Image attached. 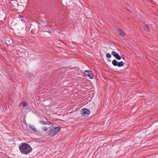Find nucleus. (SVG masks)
<instances>
[{
  "mask_svg": "<svg viewBox=\"0 0 158 158\" xmlns=\"http://www.w3.org/2000/svg\"><path fill=\"white\" fill-rule=\"evenodd\" d=\"M21 144V146L19 147V149L22 154L27 155L32 151L31 147L28 144L23 143Z\"/></svg>",
  "mask_w": 158,
  "mask_h": 158,
  "instance_id": "f257e3e1",
  "label": "nucleus"
},
{
  "mask_svg": "<svg viewBox=\"0 0 158 158\" xmlns=\"http://www.w3.org/2000/svg\"><path fill=\"white\" fill-rule=\"evenodd\" d=\"M60 130V128L59 127H53L50 130L49 133V135L50 136H54L56 134L58 133Z\"/></svg>",
  "mask_w": 158,
  "mask_h": 158,
  "instance_id": "f03ea898",
  "label": "nucleus"
},
{
  "mask_svg": "<svg viewBox=\"0 0 158 158\" xmlns=\"http://www.w3.org/2000/svg\"><path fill=\"white\" fill-rule=\"evenodd\" d=\"M113 65L114 66H117L118 67L123 66L124 65V63L122 61L118 62L116 60H114L112 61Z\"/></svg>",
  "mask_w": 158,
  "mask_h": 158,
  "instance_id": "7ed1b4c3",
  "label": "nucleus"
},
{
  "mask_svg": "<svg viewBox=\"0 0 158 158\" xmlns=\"http://www.w3.org/2000/svg\"><path fill=\"white\" fill-rule=\"evenodd\" d=\"M81 114L84 116H87L90 114L89 110L86 108H83L81 110Z\"/></svg>",
  "mask_w": 158,
  "mask_h": 158,
  "instance_id": "20e7f679",
  "label": "nucleus"
},
{
  "mask_svg": "<svg viewBox=\"0 0 158 158\" xmlns=\"http://www.w3.org/2000/svg\"><path fill=\"white\" fill-rule=\"evenodd\" d=\"M84 74L85 76L89 77L90 79H93L94 78L93 74L90 70H85L84 72Z\"/></svg>",
  "mask_w": 158,
  "mask_h": 158,
  "instance_id": "39448f33",
  "label": "nucleus"
},
{
  "mask_svg": "<svg viewBox=\"0 0 158 158\" xmlns=\"http://www.w3.org/2000/svg\"><path fill=\"white\" fill-rule=\"evenodd\" d=\"M111 54L117 60H119L121 59V56L119 55L116 52L114 51H112L111 52Z\"/></svg>",
  "mask_w": 158,
  "mask_h": 158,
  "instance_id": "423d86ee",
  "label": "nucleus"
},
{
  "mask_svg": "<svg viewBox=\"0 0 158 158\" xmlns=\"http://www.w3.org/2000/svg\"><path fill=\"white\" fill-rule=\"evenodd\" d=\"M118 31L119 33L118 35L119 36L124 38L126 37V35L122 30L120 29H118Z\"/></svg>",
  "mask_w": 158,
  "mask_h": 158,
  "instance_id": "0eeeda50",
  "label": "nucleus"
},
{
  "mask_svg": "<svg viewBox=\"0 0 158 158\" xmlns=\"http://www.w3.org/2000/svg\"><path fill=\"white\" fill-rule=\"evenodd\" d=\"M26 75L28 77H33V74L28 71L26 72L25 73Z\"/></svg>",
  "mask_w": 158,
  "mask_h": 158,
  "instance_id": "6e6552de",
  "label": "nucleus"
},
{
  "mask_svg": "<svg viewBox=\"0 0 158 158\" xmlns=\"http://www.w3.org/2000/svg\"><path fill=\"white\" fill-rule=\"evenodd\" d=\"M143 29L146 32H148L149 31V26L148 25H145L143 27Z\"/></svg>",
  "mask_w": 158,
  "mask_h": 158,
  "instance_id": "1a4fd4ad",
  "label": "nucleus"
},
{
  "mask_svg": "<svg viewBox=\"0 0 158 158\" xmlns=\"http://www.w3.org/2000/svg\"><path fill=\"white\" fill-rule=\"evenodd\" d=\"M29 127L32 130H33L34 131H37V130L34 126L33 125H29Z\"/></svg>",
  "mask_w": 158,
  "mask_h": 158,
  "instance_id": "9d476101",
  "label": "nucleus"
},
{
  "mask_svg": "<svg viewBox=\"0 0 158 158\" xmlns=\"http://www.w3.org/2000/svg\"><path fill=\"white\" fill-rule=\"evenodd\" d=\"M21 104L23 105V107H25L27 106V103L26 102H22L21 103Z\"/></svg>",
  "mask_w": 158,
  "mask_h": 158,
  "instance_id": "9b49d317",
  "label": "nucleus"
},
{
  "mask_svg": "<svg viewBox=\"0 0 158 158\" xmlns=\"http://www.w3.org/2000/svg\"><path fill=\"white\" fill-rule=\"evenodd\" d=\"M39 123L43 125H44L47 124V122H44L43 121H40L39 122Z\"/></svg>",
  "mask_w": 158,
  "mask_h": 158,
  "instance_id": "f8f14e48",
  "label": "nucleus"
},
{
  "mask_svg": "<svg viewBox=\"0 0 158 158\" xmlns=\"http://www.w3.org/2000/svg\"><path fill=\"white\" fill-rule=\"evenodd\" d=\"M106 56L108 58H111V55L109 53H107L106 55Z\"/></svg>",
  "mask_w": 158,
  "mask_h": 158,
  "instance_id": "ddd939ff",
  "label": "nucleus"
},
{
  "mask_svg": "<svg viewBox=\"0 0 158 158\" xmlns=\"http://www.w3.org/2000/svg\"><path fill=\"white\" fill-rule=\"evenodd\" d=\"M42 129L44 131H46L48 129V128L46 127H42Z\"/></svg>",
  "mask_w": 158,
  "mask_h": 158,
  "instance_id": "4468645a",
  "label": "nucleus"
},
{
  "mask_svg": "<svg viewBox=\"0 0 158 158\" xmlns=\"http://www.w3.org/2000/svg\"><path fill=\"white\" fill-rule=\"evenodd\" d=\"M47 124L48 125H52V127H53V124L52 123L47 121Z\"/></svg>",
  "mask_w": 158,
  "mask_h": 158,
  "instance_id": "2eb2a0df",
  "label": "nucleus"
},
{
  "mask_svg": "<svg viewBox=\"0 0 158 158\" xmlns=\"http://www.w3.org/2000/svg\"><path fill=\"white\" fill-rule=\"evenodd\" d=\"M25 19H25V18L23 17V18L22 19H21V21H23L24 22H25Z\"/></svg>",
  "mask_w": 158,
  "mask_h": 158,
  "instance_id": "dca6fc26",
  "label": "nucleus"
},
{
  "mask_svg": "<svg viewBox=\"0 0 158 158\" xmlns=\"http://www.w3.org/2000/svg\"><path fill=\"white\" fill-rule=\"evenodd\" d=\"M19 17L20 18H21L22 17L23 18V16L20 15H19Z\"/></svg>",
  "mask_w": 158,
  "mask_h": 158,
  "instance_id": "f3484780",
  "label": "nucleus"
},
{
  "mask_svg": "<svg viewBox=\"0 0 158 158\" xmlns=\"http://www.w3.org/2000/svg\"><path fill=\"white\" fill-rule=\"evenodd\" d=\"M121 59H123V60H125L124 58L123 57H122L121 58Z\"/></svg>",
  "mask_w": 158,
  "mask_h": 158,
  "instance_id": "a211bd4d",
  "label": "nucleus"
}]
</instances>
